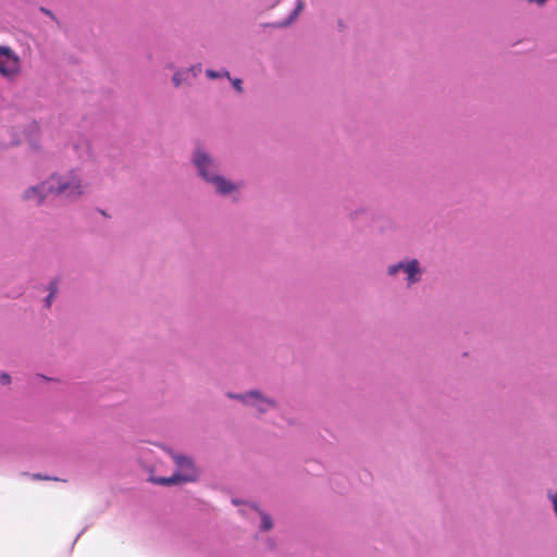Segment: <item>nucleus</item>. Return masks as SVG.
Masks as SVG:
<instances>
[{
	"label": "nucleus",
	"instance_id": "15",
	"mask_svg": "<svg viewBox=\"0 0 557 557\" xmlns=\"http://www.w3.org/2000/svg\"><path fill=\"white\" fill-rule=\"evenodd\" d=\"M530 2H536L537 4H543L546 0H529Z\"/></svg>",
	"mask_w": 557,
	"mask_h": 557
},
{
	"label": "nucleus",
	"instance_id": "16",
	"mask_svg": "<svg viewBox=\"0 0 557 557\" xmlns=\"http://www.w3.org/2000/svg\"><path fill=\"white\" fill-rule=\"evenodd\" d=\"M344 27H345V25H344L343 21H338V28H339L341 30H343V29H344Z\"/></svg>",
	"mask_w": 557,
	"mask_h": 557
},
{
	"label": "nucleus",
	"instance_id": "3",
	"mask_svg": "<svg viewBox=\"0 0 557 557\" xmlns=\"http://www.w3.org/2000/svg\"><path fill=\"white\" fill-rule=\"evenodd\" d=\"M176 471L171 476L156 478L153 481L159 485H173L178 483L194 482L198 478V471L189 457L173 455Z\"/></svg>",
	"mask_w": 557,
	"mask_h": 557
},
{
	"label": "nucleus",
	"instance_id": "17",
	"mask_svg": "<svg viewBox=\"0 0 557 557\" xmlns=\"http://www.w3.org/2000/svg\"><path fill=\"white\" fill-rule=\"evenodd\" d=\"M300 9H301V2H299V3H298V5H297V8H296V10H295V12H294V13L296 14V13H297V11H298V10H300Z\"/></svg>",
	"mask_w": 557,
	"mask_h": 557
},
{
	"label": "nucleus",
	"instance_id": "10",
	"mask_svg": "<svg viewBox=\"0 0 557 557\" xmlns=\"http://www.w3.org/2000/svg\"><path fill=\"white\" fill-rule=\"evenodd\" d=\"M207 76L209 78H215V77H220V76H227L228 77V72L227 71H224L223 73L219 74L212 70H207L206 72Z\"/></svg>",
	"mask_w": 557,
	"mask_h": 557
},
{
	"label": "nucleus",
	"instance_id": "11",
	"mask_svg": "<svg viewBox=\"0 0 557 557\" xmlns=\"http://www.w3.org/2000/svg\"><path fill=\"white\" fill-rule=\"evenodd\" d=\"M32 479L33 480H54V481H58L59 479L57 478H50V476H47V475H42V474H39V473H34L32 474Z\"/></svg>",
	"mask_w": 557,
	"mask_h": 557
},
{
	"label": "nucleus",
	"instance_id": "5",
	"mask_svg": "<svg viewBox=\"0 0 557 557\" xmlns=\"http://www.w3.org/2000/svg\"><path fill=\"white\" fill-rule=\"evenodd\" d=\"M20 73V58L7 46H0V74L12 78Z\"/></svg>",
	"mask_w": 557,
	"mask_h": 557
},
{
	"label": "nucleus",
	"instance_id": "13",
	"mask_svg": "<svg viewBox=\"0 0 557 557\" xmlns=\"http://www.w3.org/2000/svg\"><path fill=\"white\" fill-rule=\"evenodd\" d=\"M173 83H174L175 86H180L181 85V73H175L174 74Z\"/></svg>",
	"mask_w": 557,
	"mask_h": 557
},
{
	"label": "nucleus",
	"instance_id": "6",
	"mask_svg": "<svg viewBox=\"0 0 557 557\" xmlns=\"http://www.w3.org/2000/svg\"><path fill=\"white\" fill-rule=\"evenodd\" d=\"M235 397L244 400L247 405L256 407L260 412H264L274 407L272 400L262 398L257 392H250L246 395H238Z\"/></svg>",
	"mask_w": 557,
	"mask_h": 557
},
{
	"label": "nucleus",
	"instance_id": "9",
	"mask_svg": "<svg viewBox=\"0 0 557 557\" xmlns=\"http://www.w3.org/2000/svg\"><path fill=\"white\" fill-rule=\"evenodd\" d=\"M49 289H50V294L46 298V304H47L48 307L51 304V299H52L53 295L58 292V284H57V282H51Z\"/></svg>",
	"mask_w": 557,
	"mask_h": 557
},
{
	"label": "nucleus",
	"instance_id": "2",
	"mask_svg": "<svg viewBox=\"0 0 557 557\" xmlns=\"http://www.w3.org/2000/svg\"><path fill=\"white\" fill-rule=\"evenodd\" d=\"M424 268L421 262L414 258H404L397 262L391 263L386 268V274L391 277L403 275V282L410 288L422 281Z\"/></svg>",
	"mask_w": 557,
	"mask_h": 557
},
{
	"label": "nucleus",
	"instance_id": "4",
	"mask_svg": "<svg viewBox=\"0 0 557 557\" xmlns=\"http://www.w3.org/2000/svg\"><path fill=\"white\" fill-rule=\"evenodd\" d=\"M194 163L197 166L199 174L208 182L215 185L216 190L221 194H228L235 189V185L226 181L225 178L211 173L210 169L214 165L211 159L201 151H196L194 157Z\"/></svg>",
	"mask_w": 557,
	"mask_h": 557
},
{
	"label": "nucleus",
	"instance_id": "7",
	"mask_svg": "<svg viewBox=\"0 0 557 557\" xmlns=\"http://www.w3.org/2000/svg\"><path fill=\"white\" fill-rule=\"evenodd\" d=\"M547 498L549 499L555 517L557 519V491H548Z\"/></svg>",
	"mask_w": 557,
	"mask_h": 557
},
{
	"label": "nucleus",
	"instance_id": "1",
	"mask_svg": "<svg viewBox=\"0 0 557 557\" xmlns=\"http://www.w3.org/2000/svg\"><path fill=\"white\" fill-rule=\"evenodd\" d=\"M83 193V186L74 175L67 178L52 176L38 187H32L26 190L25 199H34L36 203H40L47 194L64 195L66 197H76Z\"/></svg>",
	"mask_w": 557,
	"mask_h": 557
},
{
	"label": "nucleus",
	"instance_id": "12",
	"mask_svg": "<svg viewBox=\"0 0 557 557\" xmlns=\"http://www.w3.org/2000/svg\"><path fill=\"white\" fill-rule=\"evenodd\" d=\"M234 88L237 90V91H242V81L240 79H234L232 82Z\"/></svg>",
	"mask_w": 557,
	"mask_h": 557
},
{
	"label": "nucleus",
	"instance_id": "8",
	"mask_svg": "<svg viewBox=\"0 0 557 557\" xmlns=\"http://www.w3.org/2000/svg\"><path fill=\"white\" fill-rule=\"evenodd\" d=\"M272 528V521L269 516L265 513L261 515V529L264 531H269Z\"/></svg>",
	"mask_w": 557,
	"mask_h": 557
},
{
	"label": "nucleus",
	"instance_id": "14",
	"mask_svg": "<svg viewBox=\"0 0 557 557\" xmlns=\"http://www.w3.org/2000/svg\"><path fill=\"white\" fill-rule=\"evenodd\" d=\"M0 380L3 384H9L11 379H10V375L7 374V373H3L1 376H0Z\"/></svg>",
	"mask_w": 557,
	"mask_h": 557
}]
</instances>
